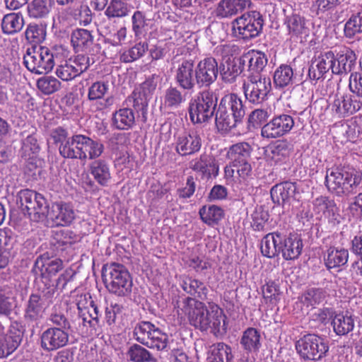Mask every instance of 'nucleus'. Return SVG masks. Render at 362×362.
<instances>
[{"instance_id": "f257e3e1", "label": "nucleus", "mask_w": 362, "mask_h": 362, "mask_svg": "<svg viewBox=\"0 0 362 362\" xmlns=\"http://www.w3.org/2000/svg\"><path fill=\"white\" fill-rule=\"evenodd\" d=\"M362 184V172L351 165H339L327 170L325 185L338 197L356 194Z\"/></svg>"}, {"instance_id": "f03ea898", "label": "nucleus", "mask_w": 362, "mask_h": 362, "mask_svg": "<svg viewBox=\"0 0 362 362\" xmlns=\"http://www.w3.org/2000/svg\"><path fill=\"white\" fill-rule=\"evenodd\" d=\"M64 52L65 49L62 46H33L28 48L23 56V64L33 74H47L64 57Z\"/></svg>"}, {"instance_id": "7ed1b4c3", "label": "nucleus", "mask_w": 362, "mask_h": 362, "mask_svg": "<svg viewBox=\"0 0 362 362\" xmlns=\"http://www.w3.org/2000/svg\"><path fill=\"white\" fill-rule=\"evenodd\" d=\"M245 115V107L235 93L223 96L215 115V122L221 131H230L240 123Z\"/></svg>"}, {"instance_id": "20e7f679", "label": "nucleus", "mask_w": 362, "mask_h": 362, "mask_svg": "<svg viewBox=\"0 0 362 362\" xmlns=\"http://www.w3.org/2000/svg\"><path fill=\"white\" fill-rule=\"evenodd\" d=\"M252 148L247 142H238L229 147L226 153L229 163L224 168L225 177L227 179L235 177V174L243 180L252 176Z\"/></svg>"}, {"instance_id": "39448f33", "label": "nucleus", "mask_w": 362, "mask_h": 362, "mask_svg": "<svg viewBox=\"0 0 362 362\" xmlns=\"http://www.w3.org/2000/svg\"><path fill=\"white\" fill-rule=\"evenodd\" d=\"M55 291L54 285L44 284L28 296L23 308V318L26 322L37 324L44 318L52 303Z\"/></svg>"}, {"instance_id": "423d86ee", "label": "nucleus", "mask_w": 362, "mask_h": 362, "mask_svg": "<svg viewBox=\"0 0 362 362\" xmlns=\"http://www.w3.org/2000/svg\"><path fill=\"white\" fill-rule=\"evenodd\" d=\"M102 278L110 293L119 297L131 294L132 278L124 265L115 262L104 265L102 269Z\"/></svg>"}, {"instance_id": "0eeeda50", "label": "nucleus", "mask_w": 362, "mask_h": 362, "mask_svg": "<svg viewBox=\"0 0 362 362\" xmlns=\"http://www.w3.org/2000/svg\"><path fill=\"white\" fill-rule=\"evenodd\" d=\"M16 203L33 221H43L47 218L49 204L42 194L35 191L21 189L17 194Z\"/></svg>"}, {"instance_id": "6e6552de", "label": "nucleus", "mask_w": 362, "mask_h": 362, "mask_svg": "<svg viewBox=\"0 0 362 362\" xmlns=\"http://www.w3.org/2000/svg\"><path fill=\"white\" fill-rule=\"evenodd\" d=\"M217 107V98L211 90L200 91L189 103L188 112L191 122L202 124L211 120Z\"/></svg>"}, {"instance_id": "1a4fd4ad", "label": "nucleus", "mask_w": 362, "mask_h": 362, "mask_svg": "<svg viewBox=\"0 0 362 362\" xmlns=\"http://www.w3.org/2000/svg\"><path fill=\"white\" fill-rule=\"evenodd\" d=\"M233 34L239 38L249 40L260 35L264 25V19L260 12H246L231 23Z\"/></svg>"}, {"instance_id": "9d476101", "label": "nucleus", "mask_w": 362, "mask_h": 362, "mask_svg": "<svg viewBox=\"0 0 362 362\" xmlns=\"http://www.w3.org/2000/svg\"><path fill=\"white\" fill-rule=\"evenodd\" d=\"M135 339L150 349L164 350L168 344V335L150 322L141 321L134 329Z\"/></svg>"}, {"instance_id": "9b49d317", "label": "nucleus", "mask_w": 362, "mask_h": 362, "mask_svg": "<svg viewBox=\"0 0 362 362\" xmlns=\"http://www.w3.org/2000/svg\"><path fill=\"white\" fill-rule=\"evenodd\" d=\"M296 349L303 360L316 361L326 356L329 346L320 336L308 334L296 342Z\"/></svg>"}, {"instance_id": "f8f14e48", "label": "nucleus", "mask_w": 362, "mask_h": 362, "mask_svg": "<svg viewBox=\"0 0 362 362\" xmlns=\"http://www.w3.org/2000/svg\"><path fill=\"white\" fill-rule=\"evenodd\" d=\"M272 90L269 77L246 76L243 83V90L247 101L253 105H261L267 100Z\"/></svg>"}, {"instance_id": "ddd939ff", "label": "nucleus", "mask_w": 362, "mask_h": 362, "mask_svg": "<svg viewBox=\"0 0 362 362\" xmlns=\"http://www.w3.org/2000/svg\"><path fill=\"white\" fill-rule=\"evenodd\" d=\"M177 308V314L187 315L190 324L194 327L201 331H207V317L210 313V309L208 310L203 302L194 298H185L182 301L181 307L178 305Z\"/></svg>"}, {"instance_id": "4468645a", "label": "nucleus", "mask_w": 362, "mask_h": 362, "mask_svg": "<svg viewBox=\"0 0 362 362\" xmlns=\"http://www.w3.org/2000/svg\"><path fill=\"white\" fill-rule=\"evenodd\" d=\"M25 333V327L18 320H13L6 333L0 326V358H5L13 354L21 345Z\"/></svg>"}, {"instance_id": "2eb2a0df", "label": "nucleus", "mask_w": 362, "mask_h": 362, "mask_svg": "<svg viewBox=\"0 0 362 362\" xmlns=\"http://www.w3.org/2000/svg\"><path fill=\"white\" fill-rule=\"evenodd\" d=\"M158 76L153 74L136 88L128 100L133 103V107L137 112H141L143 117L146 119L148 101L152 98L158 83Z\"/></svg>"}, {"instance_id": "dca6fc26", "label": "nucleus", "mask_w": 362, "mask_h": 362, "mask_svg": "<svg viewBox=\"0 0 362 362\" xmlns=\"http://www.w3.org/2000/svg\"><path fill=\"white\" fill-rule=\"evenodd\" d=\"M89 66V57L84 54H78L74 58L61 62L57 66L55 73L62 81H69L80 76Z\"/></svg>"}, {"instance_id": "f3484780", "label": "nucleus", "mask_w": 362, "mask_h": 362, "mask_svg": "<svg viewBox=\"0 0 362 362\" xmlns=\"http://www.w3.org/2000/svg\"><path fill=\"white\" fill-rule=\"evenodd\" d=\"M330 105L334 116L344 118L359 111L362 108V102L353 94L337 90Z\"/></svg>"}, {"instance_id": "a211bd4d", "label": "nucleus", "mask_w": 362, "mask_h": 362, "mask_svg": "<svg viewBox=\"0 0 362 362\" xmlns=\"http://www.w3.org/2000/svg\"><path fill=\"white\" fill-rule=\"evenodd\" d=\"M294 126L293 117L288 114L274 116L261 129V135L266 139H276L291 132Z\"/></svg>"}, {"instance_id": "6ab92c4d", "label": "nucleus", "mask_w": 362, "mask_h": 362, "mask_svg": "<svg viewBox=\"0 0 362 362\" xmlns=\"http://www.w3.org/2000/svg\"><path fill=\"white\" fill-rule=\"evenodd\" d=\"M40 347L51 352L66 346L69 340V334L61 327H48L40 334Z\"/></svg>"}, {"instance_id": "aec40b11", "label": "nucleus", "mask_w": 362, "mask_h": 362, "mask_svg": "<svg viewBox=\"0 0 362 362\" xmlns=\"http://www.w3.org/2000/svg\"><path fill=\"white\" fill-rule=\"evenodd\" d=\"M174 79L181 89L193 90L196 84H197L194 61L192 59H184L178 63L175 70Z\"/></svg>"}, {"instance_id": "412c9836", "label": "nucleus", "mask_w": 362, "mask_h": 362, "mask_svg": "<svg viewBox=\"0 0 362 362\" xmlns=\"http://www.w3.org/2000/svg\"><path fill=\"white\" fill-rule=\"evenodd\" d=\"M195 68L197 85L199 87H209L217 79L218 64L215 58H205Z\"/></svg>"}, {"instance_id": "4be33fe9", "label": "nucleus", "mask_w": 362, "mask_h": 362, "mask_svg": "<svg viewBox=\"0 0 362 362\" xmlns=\"http://www.w3.org/2000/svg\"><path fill=\"white\" fill-rule=\"evenodd\" d=\"M175 145V151L180 156H192L200 151L202 141L196 132H185L176 136Z\"/></svg>"}, {"instance_id": "5701e85b", "label": "nucleus", "mask_w": 362, "mask_h": 362, "mask_svg": "<svg viewBox=\"0 0 362 362\" xmlns=\"http://www.w3.org/2000/svg\"><path fill=\"white\" fill-rule=\"evenodd\" d=\"M178 284L183 291L189 295L187 298L200 301L207 299L209 289L202 281L188 274H182L178 277Z\"/></svg>"}, {"instance_id": "b1692460", "label": "nucleus", "mask_w": 362, "mask_h": 362, "mask_svg": "<svg viewBox=\"0 0 362 362\" xmlns=\"http://www.w3.org/2000/svg\"><path fill=\"white\" fill-rule=\"evenodd\" d=\"M335 55L332 51L321 53L313 61L308 73V76L311 81H318L325 78V75L331 70L333 73L335 63Z\"/></svg>"}, {"instance_id": "393cba45", "label": "nucleus", "mask_w": 362, "mask_h": 362, "mask_svg": "<svg viewBox=\"0 0 362 362\" xmlns=\"http://www.w3.org/2000/svg\"><path fill=\"white\" fill-rule=\"evenodd\" d=\"M47 218L51 219L57 226H70L76 218L73 206L66 202L53 203L51 209H49Z\"/></svg>"}, {"instance_id": "a878e982", "label": "nucleus", "mask_w": 362, "mask_h": 362, "mask_svg": "<svg viewBox=\"0 0 362 362\" xmlns=\"http://www.w3.org/2000/svg\"><path fill=\"white\" fill-rule=\"evenodd\" d=\"M297 190L296 182L286 181L278 183L270 190L272 200L274 204L281 206L290 204L291 200L296 199Z\"/></svg>"}, {"instance_id": "bb28decb", "label": "nucleus", "mask_w": 362, "mask_h": 362, "mask_svg": "<svg viewBox=\"0 0 362 362\" xmlns=\"http://www.w3.org/2000/svg\"><path fill=\"white\" fill-rule=\"evenodd\" d=\"M267 62V55L260 51L252 50L240 57V64L243 66L247 64V76H264L262 72Z\"/></svg>"}, {"instance_id": "cd10ccee", "label": "nucleus", "mask_w": 362, "mask_h": 362, "mask_svg": "<svg viewBox=\"0 0 362 362\" xmlns=\"http://www.w3.org/2000/svg\"><path fill=\"white\" fill-rule=\"evenodd\" d=\"M356 59L354 51L346 47H343L335 55L333 74L347 75L355 68Z\"/></svg>"}, {"instance_id": "c85d7f7f", "label": "nucleus", "mask_w": 362, "mask_h": 362, "mask_svg": "<svg viewBox=\"0 0 362 362\" xmlns=\"http://www.w3.org/2000/svg\"><path fill=\"white\" fill-rule=\"evenodd\" d=\"M303 247V240L297 233L289 234L283 238L280 245V252L286 260H293L298 259L302 253Z\"/></svg>"}, {"instance_id": "c756f323", "label": "nucleus", "mask_w": 362, "mask_h": 362, "mask_svg": "<svg viewBox=\"0 0 362 362\" xmlns=\"http://www.w3.org/2000/svg\"><path fill=\"white\" fill-rule=\"evenodd\" d=\"M250 4V0H221L215 8L214 13L219 19L230 18L243 12Z\"/></svg>"}, {"instance_id": "7c9ffc66", "label": "nucleus", "mask_w": 362, "mask_h": 362, "mask_svg": "<svg viewBox=\"0 0 362 362\" xmlns=\"http://www.w3.org/2000/svg\"><path fill=\"white\" fill-rule=\"evenodd\" d=\"M189 164L192 170L201 173L204 177H216L218 174V165L216 159L211 155L203 153L192 160Z\"/></svg>"}, {"instance_id": "2f4dec72", "label": "nucleus", "mask_w": 362, "mask_h": 362, "mask_svg": "<svg viewBox=\"0 0 362 362\" xmlns=\"http://www.w3.org/2000/svg\"><path fill=\"white\" fill-rule=\"evenodd\" d=\"M88 172L101 187H108L112 180L110 165L103 159L92 161L88 165Z\"/></svg>"}, {"instance_id": "473e14b6", "label": "nucleus", "mask_w": 362, "mask_h": 362, "mask_svg": "<svg viewBox=\"0 0 362 362\" xmlns=\"http://www.w3.org/2000/svg\"><path fill=\"white\" fill-rule=\"evenodd\" d=\"M105 150L104 144L99 140H94L92 138L83 134L82 147L79 156V160L86 161L89 160H98L103 153Z\"/></svg>"}, {"instance_id": "72a5a7b5", "label": "nucleus", "mask_w": 362, "mask_h": 362, "mask_svg": "<svg viewBox=\"0 0 362 362\" xmlns=\"http://www.w3.org/2000/svg\"><path fill=\"white\" fill-rule=\"evenodd\" d=\"M262 337L259 330L254 327H248L240 339V344L247 354L257 355L262 347Z\"/></svg>"}, {"instance_id": "f704fd0d", "label": "nucleus", "mask_w": 362, "mask_h": 362, "mask_svg": "<svg viewBox=\"0 0 362 362\" xmlns=\"http://www.w3.org/2000/svg\"><path fill=\"white\" fill-rule=\"evenodd\" d=\"M93 42L94 36L90 30L77 28L71 33V44L75 52H89Z\"/></svg>"}, {"instance_id": "c9c22d12", "label": "nucleus", "mask_w": 362, "mask_h": 362, "mask_svg": "<svg viewBox=\"0 0 362 362\" xmlns=\"http://www.w3.org/2000/svg\"><path fill=\"white\" fill-rule=\"evenodd\" d=\"M244 67L240 64V57L235 59H227L218 66V73L221 80L226 83H234L242 73Z\"/></svg>"}, {"instance_id": "e433bc0d", "label": "nucleus", "mask_w": 362, "mask_h": 362, "mask_svg": "<svg viewBox=\"0 0 362 362\" xmlns=\"http://www.w3.org/2000/svg\"><path fill=\"white\" fill-rule=\"evenodd\" d=\"M284 25L291 38L301 37L306 35L309 31L305 18L298 13H291L286 16Z\"/></svg>"}, {"instance_id": "4c0bfd02", "label": "nucleus", "mask_w": 362, "mask_h": 362, "mask_svg": "<svg viewBox=\"0 0 362 362\" xmlns=\"http://www.w3.org/2000/svg\"><path fill=\"white\" fill-rule=\"evenodd\" d=\"M81 134H75L69 136L66 141L59 146L58 150L59 155L66 159H78L82 147Z\"/></svg>"}, {"instance_id": "58836bf2", "label": "nucleus", "mask_w": 362, "mask_h": 362, "mask_svg": "<svg viewBox=\"0 0 362 362\" xmlns=\"http://www.w3.org/2000/svg\"><path fill=\"white\" fill-rule=\"evenodd\" d=\"M349 259L348 250L342 247H329L324 256L327 269H335L345 265Z\"/></svg>"}, {"instance_id": "ea45409f", "label": "nucleus", "mask_w": 362, "mask_h": 362, "mask_svg": "<svg viewBox=\"0 0 362 362\" xmlns=\"http://www.w3.org/2000/svg\"><path fill=\"white\" fill-rule=\"evenodd\" d=\"M295 80L293 69L289 64H281L274 71L273 82L276 88L281 89L291 86Z\"/></svg>"}, {"instance_id": "a19ab883", "label": "nucleus", "mask_w": 362, "mask_h": 362, "mask_svg": "<svg viewBox=\"0 0 362 362\" xmlns=\"http://www.w3.org/2000/svg\"><path fill=\"white\" fill-rule=\"evenodd\" d=\"M332 325L337 335H346L355 327V317L348 311L336 314L332 320Z\"/></svg>"}, {"instance_id": "79ce46f5", "label": "nucleus", "mask_w": 362, "mask_h": 362, "mask_svg": "<svg viewBox=\"0 0 362 362\" xmlns=\"http://www.w3.org/2000/svg\"><path fill=\"white\" fill-rule=\"evenodd\" d=\"M281 234L274 232L267 234L261 240L262 254L268 258H273L280 253Z\"/></svg>"}, {"instance_id": "37998d69", "label": "nucleus", "mask_w": 362, "mask_h": 362, "mask_svg": "<svg viewBox=\"0 0 362 362\" xmlns=\"http://www.w3.org/2000/svg\"><path fill=\"white\" fill-rule=\"evenodd\" d=\"M136 116L134 110L129 107L120 108L112 117V124L119 130H128L135 125Z\"/></svg>"}, {"instance_id": "c03bdc74", "label": "nucleus", "mask_w": 362, "mask_h": 362, "mask_svg": "<svg viewBox=\"0 0 362 362\" xmlns=\"http://www.w3.org/2000/svg\"><path fill=\"white\" fill-rule=\"evenodd\" d=\"M290 152V144L286 140H278L268 146L267 156L278 165L286 161Z\"/></svg>"}, {"instance_id": "a18cd8bd", "label": "nucleus", "mask_w": 362, "mask_h": 362, "mask_svg": "<svg viewBox=\"0 0 362 362\" xmlns=\"http://www.w3.org/2000/svg\"><path fill=\"white\" fill-rule=\"evenodd\" d=\"M163 105L165 108L175 110L180 108L186 101V94L178 87L170 86L163 94Z\"/></svg>"}, {"instance_id": "49530a36", "label": "nucleus", "mask_w": 362, "mask_h": 362, "mask_svg": "<svg viewBox=\"0 0 362 362\" xmlns=\"http://www.w3.org/2000/svg\"><path fill=\"white\" fill-rule=\"evenodd\" d=\"M233 358L231 347L223 342H218L211 346L206 362H233Z\"/></svg>"}, {"instance_id": "de8ad7c7", "label": "nucleus", "mask_w": 362, "mask_h": 362, "mask_svg": "<svg viewBox=\"0 0 362 362\" xmlns=\"http://www.w3.org/2000/svg\"><path fill=\"white\" fill-rule=\"evenodd\" d=\"M24 25V18L21 13L6 14L1 21L2 32L6 35H14L20 32Z\"/></svg>"}, {"instance_id": "09e8293b", "label": "nucleus", "mask_w": 362, "mask_h": 362, "mask_svg": "<svg viewBox=\"0 0 362 362\" xmlns=\"http://www.w3.org/2000/svg\"><path fill=\"white\" fill-rule=\"evenodd\" d=\"M131 6L123 0H110L105 10V15L108 19L123 18L129 15Z\"/></svg>"}, {"instance_id": "8fccbe9b", "label": "nucleus", "mask_w": 362, "mask_h": 362, "mask_svg": "<svg viewBox=\"0 0 362 362\" xmlns=\"http://www.w3.org/2000/svg\"><path fill=\"white\" fill-rule=\"evenodd\" d=\"M149 21L144 11L136 10L133 13L131 17L132 30L136 38L139 39L146 34Z\"/></svg>"}, {"instance_id": "3c124183", "label": "nucleus", "mask_w": 362, "mask_h": 362, "mask_svg": "<svg viewBox=\"0 0 362 362\" xmlns=\"http://www.w3.org/2000/svg\"><path fill=\"white\" fill-rule=\"evenodd\" d=\"M202 221L209 225L218 224L224 216L223 210L216 205L203 206L199 211Z\"/></svg>"}, {"instance_id": "603ef678", "label": "nucleus", "mask_w": 362, "mask_h": 362, "mask_svg": "<svg viewBox=\"0 0 362 362\" xmlns=\"http://www.w3.org/2000/svg\"><path fill=\"white\" fill-rule=\"evenodd\" d=\"M28 16L35 19L45 18L51 11L52 3L50 0H32L28 4Z\"/></svg>"}, {"instance_id": "864d4df0", "label": "nucleus", "mask_w": 362, "mask_h": 362, "mask_svg": "<svg viewBox=\"0 0 362 362\" xmlns=\"http://www.w3.org/2000/svg\"><path fill=\"white\" fill-rule=\"evenodd\" d=\"M20 150L21 156L25 160L35 158L40 147L35 134H30L22 140Z\"/></svg>"}, {"instance_id": "5fc2aeb1", "label": "nucleus", "mask_w": 362, "mask_h": 362, "mask_svg": "<svg viewBox=\"0 0 362 362\" xmlns=\"http://www.w3.org/2000/svg\"><path fill=\"white\" fill-rule=\"evenodd\" d=\"M225 315L223 310L216 304L210 305V313L208 314L207 320L209 325L207 330L216 334L221 332V329L224 326Z\"/></svg>"}, {"instance_id": "6e6d98bb", "label": "nucleus", "mask_w": 362, "mask_h": 362, "mask_svg": "<svg viewBox=\"0 0 362 362\" xmlns=\"http://www.w3.org/2000/svg\"><path fill=\"white\" fill-rule=\"evenodd\" d=\"M326 295L327 293L323 288H310L301 296L300 301L306 307L314 308L324 301Z\"/></svg>"}, {"instance_id": "4d7b16f0", "label": "nucleus", "mask_w": 362, "mask_h": 362, "mask_svg": "<svg viewBox=\"0 0 362 362\" xmlns=\"http://www.w3.org/2000/svg\"><path fill=\"white\" fill-rule=\"evenodd\" d=\"M148 44L145 42H139L129 49L124 51L120 56V59L124 63H131L141 58L147 52Z\"/></svg>"}, {"instance_id": "13d9d810", "label": "nucleus", "mask_w": 362, "mask_h": 362, "mask_svg": "<svg viewBox=\"0 0 362 362\" xmlns=\"http://www.w3.org/2000/svg\"><path fill=\"white\" fill-rule=\"evenodd\" d=\"M78 236L69 229H62L56 231L53 235L52 244L57 247H70L77 242Z\"/></svg>"}, {"instance_id": "bf43d9fd", "label": "nucleus", "mask_w": 362, "mask_h": 362, "mask_svg": "<svg viewBox=\"0 0 362 362\" xmlns=\"http://www.w3.org/2000/svg\"><path fill=\"white\" fill-rule=\"evenodd\" d=\"M344 32L345 36L349 38L362 33V11L351 15L344 25Z\"/></svg>"}, {"instance_id": "052dcab7", "label": "nucleus", "mask_w": 362, "mask_h": 362, "mask_svg": "<svg viewBox=\"0 0 362 362\" xmlns=\"http://www.w3.org/2000/svg\"><path fill=\"white\" fill-rule=\"evenodd\" d=\"M127 356L134 362H148L153 360L152 354L148 350L136 344L129 348Z\"/></svg>"}, {"instance_id": "680f3d73", "label": "nucleus", "mask_w": 362, "mask_h": 362, "mask_svg": "<svg viewBox=\"0 0 362 362\" xmlns=\"http://www.w3.org/2000/svg\"><path fill=\"white\" fill-rule=\"evenodd\" d=\"M108 81H98L91 84L88 88V99L95 101L103 99L109 90Z\"/></svg>"}, {"instance_id": "e2e57ef3", "label": "nucleus", "mask_w": 362, "mask_h": 362, "mask_svg": "<svg viewBox=\"0 0 362 362\" xmlns=\"http://www.w3.org/2000/svg\"><path fill=\"white\" fill-rule=\"evenodd\" d=\"M351 251L358 259L352 263V268L362 276V235H356L351 241Z\"/></svg>"}, {"instance_id": "0e129e2a", "label": "nucleus", "mask_w": 362, "mask_h": 362, "mask_svg": "<svg viewBox=\"0 0 362 362\" xmlns=\"http://www.w3.org/2000/svg\"><path fill=\"white\" fill-rule=\"evenodd\" d=\"M37 88L45 95H50L61 88V82L53 76H44L37 81Z\"/></svg>"}, {"instance_id": "69168bd1", "label": "nucleus", "mask_w": 362, "mask_h": 362, "mask_svg": "<svg viewBox=\"0 0 362 362\" xmlns=\"http://www.w3.org/2000/svg\"><path fill=\"white\" fill-rule=\"evenodd\" d=\"M17 307L16 298L0 291V317H9Z\"/></svg>"}, {"instance_id": "338daca9", "label": "nucleus", "mask_w": 362, "mask_h": 362, "mask_svg": "<svg viewBox=\"0 0 362 362\" xmlns=\"http://www.w3.org/2000/svg\"><path fill=\"white\" fill-rule=\"evenodd\" d=\"M25 37L30 43L40 44L46 37V30L42 25L37 24L29 25L26 28Z\"/></svg>"}, {"instance_id": "774afa93", "label": "nucleus", "mask_w": 362, "mask_h": 362, "mask_svg": "<svg viewBox=\"0 0 362 362\" xmlns=\"http://www.w3.org/2000/svg\"><path fill=\"white\" fill-rule=\"evenodd\" d=\"M314 209L318 212H328L332 214L333 217L335 216L334 211L337 206L334 200L330 199L328 197L320 196L313 201Z\"/></svg>"}]
</instances>
